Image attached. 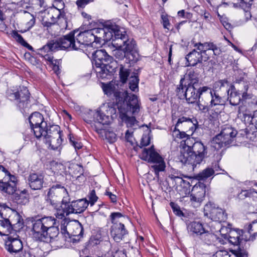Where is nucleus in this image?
I'll return each mask as SVG.
<instances>
[{
    "mask_svg": "<svg viewBox=\"0 0 257 257\" xmlns=\"http://www.w3.org/2000/svg\"><path fill=\"white\" fill-rule=\"evenodd\" d=\"M115 82H100V86L104 94L115 102L118 106H121L125 102L127 108L133 114L139 112L141 103L137 96L134 94L128 93L127 90L119 88L118 84Z\"/></svg>",
    "mask_w": 257,
    "mask_h": 257,
    "instance_id": "obj_1",
    "label": "nucleus"
},
{
    "mask_svg": "<svg viewBox=\"0 0 257 257\" xmlns=\"http://www.w3.org/2000/svg\"><path fill=\"white\" fill-rule=\"evenodd\" d=\"M124 37L114 39L113 45L116 49L113 51L116 59L122 60L125 59V62L130 65L137 63L140 58L136 41L132 38L128 39L126 33L121 31Z\"/></svg>",
    "mask_w": 257,
    "mask_h": 257,
    "instance_id": "obj_2",
    "label": "nucleus"
},
{
    "mask_svg": "<svg viewBox=\"0 0 257 257\" xmlns=\"http://www.w3.org/2000/svg\"><path fill=\"white\" fill-rule=\"evenodd\" d=\"M193 141V139H189L185 142L184 151L179 159L183 164L196 166L207 157V148L201 141Z\"/></svg>",
    "mask_w": 257,
    "mask_h": 257,
    "instance_id": "obj_3",
    "label": "nucleus"
},
{
    "mask_svg": "<svg viewBox=\"0 0 257 257\" xmlns=\"http://www.w3.org/2000/svg\"><path fill=\"white\" fill-rule=\"evenodd\" d=\"M92 58L95 62V71L98 79H110L117 68V62L104 49L93 51Z\"/></svg>",
    "mask_w": 257,
    "mask_h": 257,
    "instance_id": "obj_4",
    "label": "nucleus"
},
{
    "mask_svg": "<svg viewBox=\"0 0 257 257\" xmlns=\"http://www.w3.org/2000/svg\"><path fill=\"white\" fill-rule=\"evenodd\" d=\"M88 204L86 199L71 201L69 195L64 196L55 215L57 218L62 219L71 213H81L87 208Z\"/></svg>",
    "mask_w": 257,
    "mask_h": 257,
    "instance_id": "obj_5",
    "label": "nucleus"
},
{
    "mask_svg": "<svg viewBox=\"0 0 257 257\" xmlns=\"http://www.w3.org/2000/svg\"><path fill=\"white\" fill-rule=\"evenodd\" d=\"M140 157L142 160L152 164L151 170L154 172L158 182H159V173L165 170L166 166L164 158L156 151L154 146L152 145L148 149L144 148Z\"/></svg>",
    "mask_w": 257,
    "mask_h": 257,
    "instance_id": "obj_6",
    "label": "nucleus"
},
{
    "mask_svg": "<svg viewBox=\"0 0 257 257\" xmlns=\"http://www.w3.org/2000/svg\"><path fill=\"white\" fill-rule=\"evenodd\" d=\"M10 208L6 204L0 202V215L2 220H0V235L6 236L19 230L23 227V222L21 221V216L19 214H15L17 222H13L4 213L10 211Z\"/></svg>",
    "mask_w": 257,
    "mask_h": 257,
    "instance_id": "obj_7",
    "label": "nucleus"
},
{
    "mask_svg": "<svg viewBox=\"0 0 257 257\" xmlns=\"http://www.w3.org/2000/svg\"><path fill=\"white\" fill-rule=\"evenodd\" d=\"M237 134V131L232 127L229 125L224 126L220 133L213 138L211 141V146L216 150L235 146Z\"/></svg>",
    "mask_w": 257,
    "mask_h": 257,
    "instance_id": "obj_8",
    "label": "nucleus"
},
{
    "mask_svg": "<svg viewBox=\"0 0 257 257\" xmlns=\"http://www.w3.org/2000/svg\"><path fill=\"white\" fill-rule=\"evenodd\" d=\"M96 43L100 42L101 40L108 41L112 40L113 43L114 39L124 37L119 27L114 24H106L103 28H97L92 29Z\"/></svg>",
    "mask_w": 257,
    "mask_h": 257,
    "instance_id": "obj_9",
    "label": "nucleus"
},
{
    "mask_svg": "<svg viewBox=\"0 0 257 257\" xmlns=\"http://www.w3.org/2000/svg\"><path fill=\"white\" fill-rule=\"evenodd\" d=\"M32 223V234L36 241L42 242L46 238L47 230L53 225L51 216L37 218L33 217L30 219Z\"/></svg>",
    "mask_w": 257,
    "mask_h": 257,
    "instance_id": "obj_10",
    "label": "nucleus"
},
{
    "mask_svg": "<svg viewBox=\"0 0 257 257\" xmlns=\"http://www.w3.org/2000/svg\"><path fill=\"white\" fill-rule=\"evenodd\" d=\"M18 181L17 176L0 164V191L7 194H13L17 190Z\"/></svg>",
    "mask_w": 257,
    "mask_h": 257,
    "instance_id": "obj_11",
    "label": "nucleus"
},
{
    "mask_svg": "<svg viewBox=\"0 0 257 257\" xmlns=\"http://www.w3.org/2000/svg\"><path fill=\"white\" fill-rule=\"evenodd\" d=\"M124 215L118 212H112L109 215V219L112 224L110 227V235L116 242H119L126 235L128 232L121 219Z\"/></svg>",
    "mask_w": 257,
    "mask_h": 257,
    "instance_id": "obj_12",
    "label": "nucleus"
},
{
    "mask_svg": "<svg viewBox=\"0 0 257 257\" xmlns=\"http://www.w3.org/2000/svg\"><path fill=\"white\" fill-rule=\"evenodd\" d=\"M183 81H180V84L178 85L176 88L177 93H183L186 101L189 103H193L202 99L203 100V96L205 95V91L208 89V87L203 86L200 87L197 90L194 86L195 82L193 84H188L187 86L183 84Z\"/></svg>",
    "mask_w": 257,
    "mask_h": 257,
    "instance_id": "obj_13",
    "label": "nucleus"
},
{
    "mask_svg": "<svg viewBox=\"0 0 257 257\" xmlns=\"http://www.w3.org/2000/svg\"><path fill=\"white\" fill-rule=\"evenodd\" d=\"M62 132L58 125H50L47 130V134L44 136V142L48 144L53 150H57L62 143Z\"/></svg>",
    "mask_w": 257,
    "mask_h": 257,
    "instance_id": "obj_14",
    "label": "nucleus"
},
{
    "mask_svg": "<svg viewBox=\"0 0 257 257\" xmlns=\"http://www.w3.org/2000/svg\"><path fill=\"white\" fill-rule=\"evenodd\" d=\"M83 120L87 123L94 122V127L97 133H101L103 125L107 124L108 117L100 111L89 110L83 116Z\"/></svg>",
    "mask_w": 257,
    "mask_h": 257,
    "instance_id": "obj_15",
    "label": "nucleus"
},
{
    "mask_svg": "<svg viewBox=\"0 0 257 257\" xmlns=\"http://www.w3.org/2000/svg\"><path fill=\"white\" fill-rule=\"evenodd\" d=\"M62 193L66 196L69 195L67 189L60 184L53 185L49 188L47 193L46 201L56 209V213H58V209L60 206L58 204Z\"/></svg>",
    "mask_w": 257,
    "mask_h": 257,
    "instance_id": "obj_16",
    "label": "nucleus"
},
{
    "mask_svg": "<svg viewBox=\"0 0 257 257\" xmlns=\"http://www.w3.org/2000/svg\"><path fill=\"white\" fill-rule=\"evenodd\" d=\"M8 93V97L11 100L16 101L20 108L23 109L28 106L30 101V93L26 86H19L16 91L12 90Z\"/></svg>",
    "mask_w": 257,
    "mask_h": 257,
    "instance_id": "obj_17",
    "label": "nucleus"
},
{
    "mask_svg": "<svg viewBox=\"0 0 257 257\" xmlns=\"http://www.w3.org/2000/svg\"><path fill=\"white\" fill-rule=\"evenodd\" d=\"M204 216L209 217L215 221H224L227 218V214L225 210L216 207L214 203L209 202L204 208Z\"/></svg>",
    "mask_w": 257,
    "mask_h": 257,
    "instance_id": "obj_18",
    "label": "nucleus"
},
{
    "mask_svg": "<svg viewBox=\"0 0 257 257\" xmlns=\"http://www.w3.org/2000/svg\"><path fill=\"white\" fill-rule=\"evenodd\" d=\"M76 33V39L77 42L79 50H83L86 48V50H93L91 43L95 42L94 36L92 32V30L83 32H80L79 30H75Z\"/></svg>",
    "mask_w": 257,
    "mask_h": 257,
    "instance_id": "obj_19",
    "label": "nucleus"
},
{
    "mask_svg": "<svg viewBox=\"0 0 257 257\" xmlns=\"http://www.w3.org/2000/svg\"><path fill=\"white\" fill-rule=\"evenodd\" d=\"M75 31L70 32L69 34L60 38L57 41H54L57 44V49L60 48L61 49L68 50L69 51H78L77 42L76 39Z\"/></svg>",
    "mask_w": 257,
    "mask_h": 257,
    "instance_id": "obj_20",
    "label": "nucleus"
},
{
    "mask_svg": "<svg viewBox=\"0 0 257 257\" xmlns=\"http://www.w3.org/2000/svg\"><path fill=\"white\" fill-rule=\"evenodd\" d=\"M209 186H207L204 183L198 182L193 186L190 195V201L192 203H196L199 206L204 200L205 195L208 194Z\"/></svg>",
    "mask_w": 257,
    "mask_h": 257,
    "instance_id": "obj_21",
    "label": "nucleus"
},
{
    "mask_svg": "<svg viewBox=\"0 0 257 257\" xmlns=\"http://www.w3.org/2000/svg\"><path fill=\"white\" fill-rule=\"evenodd\" d=\"M64 12L59 11L54 8H50L46 12L42 19V24L44 27H49L55 24L58 19L64 18Z\"/></svg>",
    "mask_w": 257,
    "mask_h": 257,
    "instance_id": "obj_22",
    "label": "nucleus"
},
{
    "mask_svg": "<svg viewBox=\"0 0 257 257\" xmlns=\"http://www.w3.org/2000/svg\"><path fill=\"white\" fill-rule=\"evenodd\" d=\"M45 174L41 172H30L28 176L27 183L32 190H41L43 187Z\"/></svg>",
    "mask_w": 257,
    "mask_h": 257,
    "instance_id": "obj_23",
    "label": "nucleus"
},
{
    "mask_svg": "<svg viewBox=\"0 0 257 257\" xmlns=\"http://www.w3.org/2000/svg\"><path fill=\"white\" fill-rule=\"evenodd\" d=\"M181 124L183 129L186 132H190L192 135L198 128V122L195 118H190L185 116L179 118L176 123V126Z\"/></svg>",
    "mask_w": 257,
    "mask_h": 257,
    "instance_id": "obj_24",
    "label": "nucleus"
},
{
    "mask_svg": "<svg viewBox=\"0 0 257 257\" xmlns=\"http://www.w3.org/2000/svg\"><path fill=\"white\" fill-rule=\"evenodd\" d=\"M19 237L18 235L16 237L10 236L5 241L6 249L11 254L19 253L23 248L22 241Z\"/></svg>",
    "mask_w": 257,
    "mask_h": 257,
    "instance_id": "obj_25",
    "label": "nucleus"
},
{
    "mask_svg": "<svg viewBox=\"0 0 257 257\" xmlns=\"http://www.w3.org/2000/svg\"><path fill=\"white\" fill-rule=\"evenodd\" d=\"M119 76L120 80H139V70L125 68L122 64L119 66Z\"/></svg>",
    "mask_w": 257,
    "mask_h": 257,
    "instance_id": "obj_26",
    "label": "nucleus"
},
{
    "mask_svg": "<svg viewBox=\"0 0 257 257\" xmlns=\"http://www.w3.org/2000/svg\"><path fill=\"white\" fill-rule=\"evenodd\" d=\"M187 229L190 236L198 237L206 229L203 223L200 221H188L185 220Z\"/></svg>",
    "mask_w": 257,
    "mask_h": 257,
    "instance_id": "obj_27",
    "label": "nucleus"
},
{
    "mask_svg": "<svg viewBox=\"0 0 257 257\" xmlns=\"http://www.w3.org/2000/svg\"><path fill=\"white\" fill-rule=\"evenodd\" d=\"M194 46L204 55L206 54V52L208 50H212L213 54L216 56L220 55L221 52L220 49L216 44L211 42L204 43H197L194 44Z\"/></svg>",
    "mask_w": 257,
    "mask_h": 257,
    "instance_id": "obj_28",
    "label": "nucleus"
},
{
    "mask_svg": "<svg viewBox=\"0 0 257 257\" xmlns=\"http://www.w3.org/2000/svg\"><path fill=\"white\" fill-rule=\"evenodd\" d=\"M208 89L205 91L204 96L207 97V101H210L211 106L224 104V101L222 98L214 90L208 87Z\"/></svg>",
    "mask_w": 257,
    "mask_h": 257,
    "instance_id": "obj_29",
    "label": "nucleus"
},
{
    "mask_svg": "<svg viewBox=\"0 0 257 257\" xmlns=\"http://www.w3.org/2000/svg\"><path fill=\"white\" fill-rule=\"evenodd\" d=\"M53 225H51L47 230V235L46 238L43 242H52L53 240H55L58 237L59 234V230L58 228L59 222L53 217L51 216Z\"/></svg>",
    "mask_w": 257,
    "mask_h": 257,
    "instance_id": "obj_30",
    "label": "nucleus"
},
{
    "mask_svg": "<svg viewBox=\"0 0 257 257\" xmlns=\"http://www.w3.org/2000/svg\"><path fill=\"white\" fill-rule=\"evenodd\" d=\"M244 231L242 229H229V233L227 239L229 242L234 245L240 246L243 240L242 235Z\"/></svg>",
    "mask_w": 257,
    "mask_h": 257,
    "instance_id": "obj_31",
    "label": "nucleus"
},
{
    "mask_svg": "<svg viewBox=\"0 0 257 257\" xmlns=\"http://www.w3.org/2000/svg\"><path fill=\"white\" fill-rule=\"evenodd\" d=\"M12 195H13V201L18 204L25 205L29 202V194L26 189L19 192L15 191Z\"/></svg>",
    "mask_w": 257,
    "mask_h": 257,
    "instance_id": "obj_32",
    "label": "nucleus"
},
{
    "mask_svg": "<svg viewBox=\"0 0 257 257\" xmlns=\"http://www.w3.org/2000/svg\"><path fill=\"white\" fill-rule=\"evenodd\" d=\"M203 53L201 51L198 52L195 49L190 52L186 56V59L187 60L189 66H195L198 63H201L203 58Z\"/></svg>",
    "mask_w": 257,
    "mask_h": 257,
    "instance_id": "obj_33",
    "label": "nucleus"
},
{
    "mask_svg": "<svg viewBox=\"0 0 257 257\" xmlns=\"http://www.w3.org/2000/svg\"><path fill=\"white\" fill-rule=\"evenodd\" d=\"M228 94V100L231 105L236 106L238 105L241 99L240 96V94L236 89L234 86L231 85L227 90Z\"/></svg>",
    "mask_w": 257,
    "mask_h": 257,
    "instance_id": "obj_34",
    "label": "nucleus"
},
{
    "mask_svg": "<svg viewBox=\"0 0 257 257\" xmlns=\"http://www.w3.org/2000/svg\"><path fill=\"white\" fill-rule=\"evenodd\" d=\"M219 169V166L218 165V162L215 163V164L214 166V168H207L203 170L201 172L197 174L195 176V178L199 181L205 180L214 174L215 170L218 171Z\"/></svg>",
    "mask_w": 257,
    "mask_h": 257,
    "instance_id": "obj_35",
    "label": "nucleus"
},
{
    "mask_svg": "<svg viewBox=\"0 0 257 257\" xmlns=\"http://www.w3.org/2000/svg\"><path fill=\"white\" fill-rule=\"evenodd\" d=\"M183 174L179 171L171 168L170 173L169 174V178L175 182V184L182 185V183L186 185H190V183L183 179Z\"/></svg>",
    "mask_w": 257,
    "mask_h": 257,
    "instance_id": "obj_36",
    "label": "nucleus"
},
{
    "mask_svg": "<svg viewBox=\"0 0 257 257\" xmlns=\"http://www.w3.org/2000/svg\"><path fill=\"white\" fill-rule=\"evenodd\" d=\"M69 228L72 230L70 233L71 237L72 236L77 237L78 238L77 240H79L83 236L84 229L82 225L78 221H77L76 223L69 225Z\"/></svg>",
    "mask_w": 257,
    "mask_h": 257,
    "instance_id": "obj_37",
    "label": "nucleus"
},
{
    "mask_svg": "<svg viewBox=\"0 0 257 257\" xmlns=\"http://www.w3.org/2000/svg\"><path fill=\"white\" fill-rule=\"evenodd\" d=\"M198 238L208 245L212 244L216 239V235L206 229L202 232Z\"/></svg>",
    "mask_w": 257,
    "mask_h": 257,
    "instance_id": "obj_38",
    "label": "nucleus"
},
{
    "mask_svg": "<svg viewBox=\"0 0 257 257\" xmlns=\"http://www.w3.org/2000/svg\"><path fill=\"white\" fill-rule=\"evenodd\" d=\"M48 127L47 123H42L41 126L36 127L35 129L31 130V131L38 140H40L41 139L44 140V136L47 134Z\"/></svg>",
    "mask_w": 257,
    "mask_h": 257,
    "instance_id": "obj_39",
    "label": "nucleus"
},
{
    "mask_svg": "<svg viewBox=\"0 0 257 257\" xmlns=\"http://www.w3.org/2000/svg\"><path fill=\"white\" fill-rule=\"evenodd\" d=\"M57 44L55 43L54 41L48 42L44 45L42 48L38 50V54L43 56L45 53L48 54L53 51L57 49Z\"/></svg>",
    "mask_w": 257,
    "mask_h": 257,
    "instance_id": "obj_40",
    "label": "nucleus"
},
{
    "mask_svg": "<svg viewBox=\"0 0 257 257\" xmlns=\"http://www.w3.org/2000/svg\"><path fill=\"white\" fill-rule=\"evenodd\" d=\"M203 100L202 99H199L197 101V106L199 109L203 113H206L212 107L210 105V101H207V100H204V98H207L204 95L203 96Z\"/></svg>",
    "mask_w": 257,
    "mask_h": 257,
    "instance_id": "obj_41",
    "label": "nucleus"
},
{
    "mask_svg": "<svg viewBox=\"0 0 257 257\" xmlns=\"http://www.w3.org/2000/svg\"><path fill=\"white\" fill-rule=\"evenodd\" d=\"M126 112L122 113V119H123V120H124L125 121V123L126 124V125L128 127H132L135 125V123L137 122V119L135 116H129L127 115L126 113L128 111H130L131 112H132V113L133 114H134L133 113V112L131 111H130V109H128L127 108L126 105ZM138 113V112H137V113H135L134 114H136Z\"/></svg>",
    "mask_w": 257,
    "mask_h": 257,
    "instance_id": "obj_42",
    "label": "nucleus"
},
{
    "mask_svg": "<svg viewBox=\"0 0 257 257\" xmlns=\"http://www.w3.org/2000/svg\"><path fill=\"white\" fill-rule=\"evenodd\" d=\"M42 119H44L43 115L39 112H34L29 117L30 125H34V123L41 121Z\"/></svg>",
    "mask_w": 257,
    "mask_h": 257,
    "instance_id": "obj_43",
    "label": "nucleus"
},
{
    "mask_svg": "<svg viewBox=\"0 0 257 257\" xmlns=\"http://www.w3.org/2000/svg\"><path fill=\"white\" fill-rule=\"evenodd\" d=\"M237 2L233 3V7L235 8L240 7L245 10L250 7L253 0H237Z\"/></svg>",
    "mask_w": 257,
    "mask_h": 257,
    "instance_id": "obj_44",
    "label": "nucleus"
},
{
    "mask_svg": "<svg viewBox=\"0 0 257 257\" xmlns=\"http://www.w3.org/2000/svg\"><path fill=\"white\" fill-rule=\"evenodd\" d=\"M104 127L103 125V130L101 131V134L104 133L105 139L109 143L112 144L115 142L117 140L116 134L112 131L105 130Z\"/></svg>",
    "mask_w": 257,
    "mask_h": 257,
    "instance_id": "obj_45",
    "label": "nucleus"
},
{
    "mask_svg": "<svg viewBox=\"0 0 257 257\" xmlns=\"http://www.w3.org/2000/svg\"><path fill=\"white\" fill-rule=\"evenodd\" d=\"M101 240L96 236H92L89 238V240L86 242V248L89 249L91 247L99 244Z\"/></svg>",
    "mask_w": 257,
    "mask_h": 257,
    "instance_id": "obj_46",
    "label": "nucleus"
},
{
    "mask_svg": "<svg viewBox=\"0 0 257 257\" xmlns=\"http://www.w3.org/2000/svg\"><path fill=\"white\" fill-rule=\"evenodd\" d=\"M173 212L177 216L180 217H185V214L181 210L180 206L176 203L171 202L170 203Z\"/></svg>",
    "mask_w": 257,
    "mask_h": 257,
    "instance_id": "obj_47",
    "label": "nucleus"
},
{
    "mask_svg": "<svg viewBox=\"0 0 257 257\" xmlns=\"http://www.w3.org/2000/svg\"><path fill=\"white\" fill-rule=\"evenodd\" d=\"M12 36L20 44L24 46H26L28 44L24 40L22 36L18 34L16 31H13L12 32Z\"/></svg>",
    "mask_w": 257,
    "mask_h": 257,
    "instance_id": "obj_48",
    "label": "nucleus"
},
{
    "mask_svg": "<svg viewBox=\"0 0 257 257\" xmlns=\"http://www.w3.org/2000/svg\"><path fill=\"white\" fill-rule=\"evenodd\" d=\"M69 140L70 144L74 147L76 150H79L82 148V143L79 141H76L71 134L69 135Z\"/></svg>",
    "mask_w": 257,
    "mask_h": 257,
    "instance_id": "obj_49",
    "label": "nucleus"
},
{
    "mask_svg": "<svg viewBox=\"0 0 257 257\" xmlns=\"http://www.w3.org/2000/svg\"><path fill=\"white\" fill-rule=\"evenodd\" d=\"M231 225L228 224V226H222L219 230L220 235L225 239H226L228 237L229 233V229H232L230 228Z\"/></svg>",
    "mask_w": 257,
    "mask_h": 257,
    "instance_id": "obj_50",
    "label": "nucleus"
},
{
    "mask_svg": "<svg viewBox=\"0 0 257 257\" xmlns=\"http://www.w3.org/2000/svg\"><path fill=\"white\" fill-rule=\"evenodd\" d=\"M88 197L89 199L88 202L90 204L91 206L93 205L98 199V197L96 195L95 191L94 189L90 191L88 195Z\"/></svg>",
    "mask_w": 257,
    "mask_h": 257,
    "instance_id": "obj_51",
    "label": "nucleus"
},
{
    "mask_svg": "<svg viewBox=\"0 0 257 257\" xmlns=\"http://www.w3.org/2000/svg\"><path fill=\"white\" fill-rule=\"evenodd\" d=\"M151 138L149 135H143L142 137L140 145L138 146L140 148L147 146L150 145Z\"/></svg>",
    "mask_w": 257,
    "mask_h": 257,
    "instance_id": "obj_52",
    "label": "nucleus"
},
{
    "mask_svg": "<svg viewBox=\"0 0 257 257\" xmlns=\"http://www.w3.org/2000/svg\"><path fill=\"white\" fill-rule=\"evenodd\" d=\"M64 7L65 4L62 0H55L53 6L52 8H54L59 11L64 12Z\"/></svg>",
    "mask_w": 257,
    "mask_h": 257,
    "instance_id": "obj_53",
    "label": "nucleus"
},
{
    "mask_svg": "<svg viewBox=\"0 0 257 257\" xmlns=\"http://www.w3.org/2000/svg\"><path fill=\"white\" fill-rule=\"evenodd\" d=\"M75 168L76 170H78V172H80V175L77 176L76 179L78 180H85L86 178L83 175V169L82 166L77 164L75 166Z\"/></svg>",
    "mask_w": 257,
    "mask_h": 257,
    "instance_id": "obj_54",
    "label": "nucleus"
},
{
    "mask_svg": "<svg viewBox=\"0 0 257 257\" xmlns=\"http://www.w3.org/2000/svg\"><path fill=\"white\" fill-rule=\"evenodd\" d=\"M244 89L245 91L243 92L242 94L241 102L243 103V101H245L247 99H250L252 97V95L250 94L247 93V90L248 89V85L245 84L244 85Z\"/></svg>",
    "mask_w": 257,
    "mask_h": 257,
    "instance_id": "obj_55",
    "label": "nucleus"
},
{
    "mask_svg": "<svg viewBox=\"0 0 257 257\" xmlns=\"http://www.w3.org/2000/svg\"><path fill=\"white\" fill-rule=\"evenodd\" d=\"M93 0H77L76 4L78 9L84 8L87 4L91 3Z\"/></svg>",
    "mask_w": 257,
    "mask_h": 257,
    "instance_id": "obj_56",
    "label": "nucleus"
},
{
    "mask_svg": "<svg viewBox=\"0 0 257 257\" xmlns=\"http://www.w3.org/2000/svg\"><path fill=\"white\" fill-rule=\"evenodd\" d=\"M255 193L257 194V191L253 188L248 190H241L240 194H242L244 197H251L253 194Z\"/></svg>",
    "mask_w": 257,
    "mask_h": 257,
    "instance_id": "obj_57",
    "label": "nucleus"
},
{
    "mask_svg": "<svg viewBox=\"0 0 257 257\" xmlns=\"http://www.w3.org/2000/svg\"><path fill=\"white\" fill-rule=\"evenodd\" d=\"M161 18L162 20V24L163 25V27L165 29H167L168 30H169V27L170 26V23L169 22L168 16L162 15L161 16Z\"/></svg>",
    "mask_w": 257,
    "mask_h": 257,
    "instance_id": "obj_58",
    "label": "nucleus"
},
{
    "mask_svg": "<svg viewBox=\"0 0 257 257\" xmlns=\"http://www.w3.org/2000/svg\"><path fill=\"white\" fill-rule=\"evenodd\" d=\"M186 132L185 131L181 132L179 130H178V134L176 135V137L181 139L186 138V140L184 141V142L189 139H192L190 137V135H187Z\"/></svg>",
    "mask_w": 257,
    "mask_h": 257,
    "instance_id": "obj_59",
    "label": "nucleus"
},
{
    "mask_svg": "<svg viewBox=\"0 0 257 257\" xmlns=\"http://www.w3.org/2000/svg\"><path fill=\"white\" fill-rule=\"evenodd\" d=\"M244 132L245 133L246 138L250 140H253L255 138V134L254 131H252L251 129L246 128Z\"/></svg>",
    "mask_w": 257,
    "mask_h": 257,
    "instance_id": "obj_60",
    "label": "nucleus"
},
{
    "mask_svg": "<svg viewBox=\"0 0 257 257\" xmlns=\"http://www.w3.org/2000/svg\"><path fill=\"white\" fill-rule=\"evenodd\" d=\"M139 81H130L129 87L132 91L138 92L139 91Z\"/></svg>",
    "mask_w": 257,
    "mask_h": 257,
    "instance_id": "obj_61",
    "label": "nucleus"
},
{
    "mask_svg": "<svg viewBox=\"0 0 257 257\" xmlns=\"http://www.w3.org/2000/svg\"><path fill=\"white\" fill-rule=\"evenodd\" d=\"M61 233L65 238V240L66 241L67 238H71L70 233L67 231L66 226H63L61 227Z\"/></svg>",
    "mask_w": 257,
    "mask_h": 257,
    "instance_id": "obj_62",
    "label": "nucleus"
},
{
    "mask_svg": "<svg viewBox=\"0 0 257 257\" xmlns=\"http://www.w3.org/2000/svg\"><path fill=\"white\" fill-rule=\"evenodd\" d=\"M20 252L19 257H32V254L29 250H23L22 249Z\"/></svg>",
    "mask_w": 257,
    "mask_h": 257,
    "instance_id": "obj_63",
    "label": "nucleus"
},
{
    "mask_svg": "<svg viewBox=\"0 0 257 257\" xmlns=\"http://www.w3.org/2000/svg\"><path fill=\"white\" fill-rule=\"evenodd\" d=\"M113 257H127L126 251L125 250H117L113 254Z\"/></svg>",
    "mask_w": 257,
    "mask_h": 257,
    "instance_id": "obj_64",
    "label": "nucleus"
}]
</instances>
